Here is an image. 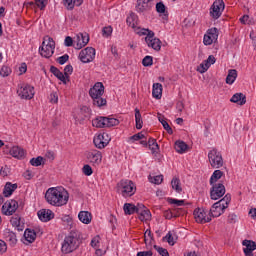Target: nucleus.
Listing matches in <instances>:
<instances>
[{
	"label": "nucleus",
	"mask_w": 256,
	"mask_h": 256,
	"mask_svg": "<svg viewBox=\"0 0 256 256\" xmlns=\"http://www.w3.org/2000/svg\"><path fill=\"white\" fill-rule=\"evenodd\" d=\"M208 159L213 169H221L223 166V156L221 155V152H218L215 148L209 151Z\"/></svg>",
	"instance_id": "39448f33"
},
{
	"label": "nucleus",
	"mask_w": 256,
	"mask_h": 256,
	"mask_svg": "<svg viewBox=\"0 0 256 256\" xmlns=\"http://www.w3.org/2000/svg\"><path fill=\"white\" fill-rule=\"evenodd\" d=\"M93 127H97V129H103L107 127L106 117L100 116L92 121Z\"/></svg>",
	"instance_id": "c756f323"
},
{
	"label": "nucleus",
	"mask_w": 256,
	"mask_h": 256,
	"mask_svg": "<svg viewBox=\"0 0 256 256\" xmlns=\"http://www.w3.org/2000/svg\"><path fill=\"white\" fill-rule=\"evenodd\" d=\"M163 239L164 241H167L169 245H175V240L173 239V234H171V232H168Z\"/></svg>",
	"instance_id": "680f3d73"
},
{
	"label": "nucleus",
	"mask_w": 256,
	"mask_h": 256,
	"mask_svg": "<svg viewBox=\"0 0 256 256\" xmlns=\"http://www.w3.org/2000/svg\"><path fill=\"white\" fill-rule=\"evenodd\" d=\"M156 11L162 15H167V7L163 2L156 3Z\"/></svg>",
	"instance_id": "49530a36"
},
{
	"label": "nucleus",
	"mask_w": 256,
	"mask_h": 256,
	"mask_svg": "<svg viewBox=\"0 0 256 256\" xmlns=\"http://www.w3.org/2000/svg\"><path fill=\"white\" fill-rule=\"evenodd\" d=\"M223 195H225V185H223V183L212 184L210 198L213 201H217V199H221Z\"/></svg>",
	"instance_id": "1a4fd4ad"
},
{
	"label": "nucleus",
	"mask_w": 256,
	"mask_h": 256,
	"mask_svg": "<svg viewBox=\"0 0 256 256\" xmlns=\"http://www.w3.org/2000/svg\"><path fill=\"white\" fill-rule=\"evenodd\" d=\"M24 237L28 243H33V241L37 239V234L35 233V230L26 229L24 232Z\"/></svg>",
	"instance_id": "473e14b6"
},
{
	"label": "nucleus",
	"mask_w": 256,
	"mask_h": 256,
	"mask_svg": "<svg viewBox=\"0 0 256 256\" xmlns=\"http://www.w3.org/2000/svg\"><path fill=\"white\" fill-rule=\"evenodd\" d=\"M50 72H52L54 77H57L59 81H62L64 85H67V79L65 78V74L63 72L59 71V69L55 66L50 67Z\"/></svg>",
	"instance_id": "a878e982"
},
{
	"label": "nucleus",
	"mask_w": 256,
	"mask_h": 256,
	"mask_svg": "<svg viewBox=\"0 0 256 256\" xmlns=\"http://www.w3.org/2000/svg\"><path fill=\"white\" fill-rule=\"evenodd\" d=\"M17 209H19V203L16 200H8L2 206V213L11 216Z\"/></svg>",
	"instance_id": "ddd939ff"
},
{
	"label": "nucleus",
	"mask_w": 256,
	"mask_h": 256,
	"mask_svg": "<svg viewBox=\"0 0 256 256\" xmlns=\"http://www.w3.org/2000/svg\"><path fill=\"white\" fill-rule=\"evenodd\" d=\"M231 103H236L237 105L243 106L247 103V96L243 93H236L234 94L231 99Z\"/></svg>",
	"instance_id": "5701e85b"
},
{
	"label": "nucleus",
	"mask_w": 256,
	"mask_h": 256,
	"mask_svg": "<svg viewBox=\"0 0 256 256\" xmlns=\"http://www.w3.org/2000/svg\"><path fill=\"white\" fill-rule=\"evenodd\" d=\"M137 256H153V252L151 250H149V251H142V252H138Z\"/></svg>",
	"instance_id": "774afa93"
},
{
	"label": "nucleus",
	"mask_w": 256,
	"mask_h": 256,
	"mask_svg": "<svg viewBox=\"0 0 256 256\" xmlns=\"http://www.w3.org/2000/svg\"><path fill=\"white\" fill-rule=\"evenodd\" d=\"M17 94L21 99H33L35 97V88L31 85L21 86L17 90Z\"/></svg>",
	"instance_id": "9b49d317"
},
{
	"label": "nucleus",
	"mask_w": 256,
	"mask_h": 256,
	"mask_svg": "<svg viewBox=\"0 0 256 256\" xmlns=\"http://www.w3.org/2000/svg\"><path fill=\"white\" fill-rule=\"evenodd\" d=\"M45 199L49 205L63 207L69 203V192L62 188H49L45 193Z\"/></svg>",
	"instance_id": "f257e3e1"
},
{
	"label": "nucleus",
	"mask_w": 256,
	"mask_h": 256,
	"mask_svg": "<svg viewBox=\"0 0 256 256\" xmlns=\"http://www.w3.org/2000/svg\"><path fill=\"white\" fill-rule=\"evenodd\" d=\"M119 119L106 117V127H117Z\"/></svg>",
	"instance_id": "09e8293b"
},
{
	"label": "nucleus",
	"mask_w": 256,
	"mask_h": 256,
	"mask_svg": "<svg viewBox=\"0 0 256 256\" xmlns=\"http://www.w3.org/2000/svg\"><path fill=\"white\" fill-rule=\"evenodd\" d=\"M164 217H165V219H173V217H175L173 208L170 210L164 211Z\"/></svg>",
	"instance_id": "69168bd1"
},
{
	"label": "nucleus",
	"mask_w": 256,
	"mask_h": 256,
	"mask_svg": "<svg viewBox=\"0 0 256 256\" xmlns=\"http://www.w3.org/2000/svg\"><path fill=\"white\" fill-rule=\"evenodd\" d=\"M92 101L95 107H105L107 105V99L103 98V96L92 98Z\"/></svg>",
	"instance_id": "4c0bfd02"
},
{
	"label": "nucleus",
	"mask_w": 256,
	"mask_h": 256,
	"mask_svg": "<svg viewBox=\"0 0 256 256\" xmlns=\"http://www.w3.org/2000/svg\"><path fill=\"white\" fill-rule=\"evenodd\" d=\"M39 53L42 57L49 59L55 53V40L49 36H45L42 46L39 48Z\"/></svg>",
	"instance_id": "7ed1b4c3"
},
{
	"label": "nucleus",
	"mask_w": 256,
	"mask_h": 256,
	"mask_svg": "<svg viewBox=\"0 0 256 256\" xmlns=\"http://www.w3.org/2000/svg\"><path fill=\"white\" fill-rule=\"evenodd\" d=\"M158 121L161 123V125L169 135H173V129L171 128L169 123L166 122L165 116H163L161 113H158Z\"/></svg>",
	"instance_id": "7c9ffc66"
},
{
	"label": "nucleus",
	"mask_w": 256,
	"mask_h": 256,
	"mask_svg": "<svg viewBox=\"0 0 256 256\" xmlns=\"http://www.w3.org/2000/svg\"><path fill=\"white\" fill-rule=\"evenodd\" d=\"M145 43L148 47H151L154 51H161L162 42L159 38H155V32H149L145 38Z\"/></svg>",
	"instance_id": "6e6552de"
},
{
	"label": "nucleus",
	"mask_w": 256,
	"mask_h": 256,
	"mask_svg": "<svg viewBox=\"0 0 256 256\" xmlns=\"http://www.w3.org/2000/svg\"><path fill=\"white\" fill-rule=\"evenodd\" d=\"M142 65L144 67H151L153 65V58L151 56H146L142 60Z\"/></svg>",
	"instance_id": "5fc2aeb1"
},
{
	"label": "nucleus",
	"mask_w": 256,
	"mask_h": 256,
	"mask_svg": "<svg viewBox=\"0 0 256 256\" xmlns=\"http://www.w3.org/2000/svg\"><path fill=\"white\" fill-rule=\"evenodd\" d=\"M194 217L197 223H201L202 225L205 223H210L211 216L207 215V212L204 209L197 208L194 210Z\"/></svg>",
	"instance_id": "4468645a"
},
{
	"label": "nucleus",
	"mask_w": 256,
	"mask_h": 256,
	"mask_svg": "<svg viewBox=\"0 0 256 256\" xmlns=\"http://www.w3.org/2000/svg\"><path fill=\"white\" fill-rule=\"evenodd\" d=\"M172 189L176 190V193H181L183 188H181V180L179 178H173L171 181Z\"/></svg>",
	"instance_id": "a19ab883"
},
{
	"label": "nucleus",
	"mask_w": 256,
	"mask_h": 256,
	"mask_svg": "<svg viewBox=\"0 0 256 256\" xmlns=\"http://www.w3.org/2000/svg\"><path fill=\"white\" fill-rule=\"evenodd\" d=\"M172 210L174 211V217H181V216L185 215V213H187V211H185V209L179 208L176 206H173Z\"/></svg>",
	"instance_id": "8fccbe9b"
},
{
	"label": "nucleus",
	"mask_w": 256,
	"mask_h": 256,
	"mask_svg": "<svg viewBox=\"0 0 256 256\" xmlns=\"http://www.w3.org/2000/svg\"><path fill=\"white\" fill-rule=\"evenodd\" d=\"M30 165H32V167H40V165H43V157L38 156L37 158H32L30 160Z\"/></svg>",
	"instance_id": "de8ad7c7"
},
{
	"label": "nucleus",
	"mask_w": 256,
	"mask_h": 256,
	"mask_svg": "<svg viewBox=\"0 0 256 256\" xmlns=\"http://www.w3.org/2000/svg\"><path fill=\"white\" fill-rule=\"evenodd\" d=\"M82 171L87 177L93 175V168L89 164L84 165Z\"/></svg>",
	"instance_id": "6e6d98bb"
},
{
	"label": "nucleus",
	"mask_w": 256,
	"mask_h": 256,
	"mask_svg": "<svg viewBox=\"0 0 256 256\" xmlns=\"http://www.w3.org/2000/svg\"><path fill=\"white\" fill-rule=\"evenodd\" d=\"M4 237H6L7 241L15 245L17 243V235L11 230H5Z\"/></svg>",
	"instance_id": "72a5a7b5"
},
{
	"label": "nucleus",
	"mask_w": 256,
	"mask_h": 256,
	"mask_svg": "<svg viewBox=\"0 0 256 256\" xmlns=\"http://www.w3.org/2000/svg\"><path fill=\"white\" fill-rule=\"evenodd\" d=\"M217 39H219L217 28H211L208 29L207 34L204 35L203 43L204 45H213Z\"/></svg>",
	"instance_id": "2eb2a0df"
},
{
	"label": "nucleus",
	"mask_w": 256,
	"mask_h": 256,
	"mask_svg": "<svg viewBox=\"0 0 256 256\" xmlns=\"http://www.w3.org/2000/svg\"><path fill=\"white\" fill-rule=\"evenodd\" d=\"M141 139H145V134H143V132H139L130 137L131 141H141Z\"/></svg>",
	"instance_id": "052dcab7"
},
{
	"label": "nucleus",
	"mask_w": 256,
	"mask_h": 256,
	"mask_svg": "<svg viewBox=\"0 0 256 256\" xmlns=\"http://www.w3.org/2000/svg\"><path fill=\"white\" fill-rule=\"evenodd\" d=\"M227 223H230V224L237 223V216L235 213L228 215Z\"/></svg>",
	"instance_id": "338daca9"
},
{
	"label": "nucleus",
	"mask_w": 256,
	"mask_h": 256,
	"mask_svg": "<svg viewBox=\"0 0 256 256\" xmlns=\"http://www.w3.org/2000/svg\"><path fill=\"white\" fill-rule=\"evenodd\" d=\"M138 17L135 13H131L130 16L127 18V23H129V26L132 27V29H137V21Z\"/></svg>",
	"instance_id": "ea45409f"
},
{
	"label": "nucleus",
	"mask_w": 256,
	"mask_h": 256,
	"mask_svg": "<svg viewBox=\"0 0 256 256\" xmlns=\"http://www.w3.org/2000/svg\"><path fill=\"white\" fill-rule=\"evenodd\" d=\"M110 141L111 138H109V135L107 133H102L94 137L93 143L97 149H105Z\"/></svg>",
	"instance_id": "f8f14e48"
},
{
	"label": "nucleus",
	"mask_w": 256,
	"mask_h": 256,
	"mask_svg": "<svg viewBox=\"0 0 256 256\" xmlns=\"http://www.w3.org/2000/svg\"><path fill=\"white\" fill-rule=\"evenodd\" d=\"M168 203H170V205H174V207H183V205H185V200H178L175 198H168Z\"/></svg>",
	"instance_id": "a18cd8bd"
},
{
	"label": "nucleus",
	"mask_w": 256,
	"mask_h": 256,
	"mask_svg": "<svg viewBox=\"0 0 256 256\" xmlns=\"http://www.w3.org/2000/svg\"><path fill=\"white\" fill-rule=\"evenodd\" d=\"M17 189V184H13L11 182H7L3 189V195L4 197H11L13 195V192Z\"/></svg>",
	"instance_id": "bb28decb"
},
{
	"label": "nucleus",
	"mask_w": 256,
	"mask_h": 256,
	"mask_svg": "<svg viewBox=\"0 0 256 256\" xmlns=\"http://www.w3.org/2000/svg\"><path fill=\"white\" fill-rule=\"evenodd\" d=\"M242 245L246 248L243 249L245 256H253V251L256 250V243L252 240H243Z\"/></svg>",
	"instance_id": "412c9836"
},
{
	"label": "nucleus",
	"mask_w": 256,
	"mask_h": 256,
	"mask_svg": "<svg viewBox=\"0 0 256 256\" xmlns=\"http://www.w3.org/2000/svg\"><path fill=\"white\" fill-rule=\"evenodd\" d=\"M154 249L159 253L161 256H169V251L163 247H159L157 245H154Z\"/></svg>",
	"instance_id": "864d4df0"
},
{
	"label": "nucleus",
	"mask_w": 256,
	"mask_h": 256,
	"mask_svg": "<svg viewBox=\"0 0 256 256\" xmlns=\"http://www.w3.org/2000/svg\"><path fill=\"white\" fill-rule=\"evenodd\" d=\"M73 73V66L71 64L65 66L64 68V77L66 78V82L69 81V75Z\"/></svg>",
	"instance_id": "3c124183"
},
{
	"label": "nucleus",
	"mask_w": 256,
	"mask_h": 256,
	"mask_svg": "<svg viewBox=\"0 0 256 256\" xmlns=\"http://www.w3.org/2000/svg\"><path fill=\"white\" fill-rule=\"evenodd\" d=\"M10 155H12V157H15V159H24L25 150L19 146H14L10 149Z\"/></svg>",
	"instance_id": "b1692460"
},
{
	"label": "nucleus",
	"mask_w": 256,
	"mask_h": 256,
	"mask_svg": "<svg viewBox=\"0 0 256 256\" xmlns=\"http://www.w3.org/2000/svg\"><path fill=\"white\" fill-rule=\"evenodd\" d=\"M69 61V55L65 54L63 56L58 57L57 62L59 63V65H65V62Z\"/></svg>",
	"instance_id": "e2e57ef3"
},
{
	"label": "nucleus",
	"mask_w": 256,
	"mask_h": 256,
	"mask_svg": "<svg viewBox=\"0 0 256 256\" xmlns=\"http://www.w3.org/2000/svg\"><path fill=\"white\" fill-rule=\"evenodd\" d=\"M85 155L88 163L93 165V167H99L103 161V154L97 149L89 150Z\"/></svg>",
	"instance_id": "423d86ee"
},
{
	"label": "nucleus",
	"mask_w": 256,
	"mask_h": 256,
	"mask_svg": "<svg viewBox=\"0 0 256 256\" xmlns=\"http://www.w3.org/2000/svg\"><path fill=\"white\" fill-rule=\"evenodd\" d=\"M81 245V232L79 230H71L69 235L64 238L61 251L65 255L73 253L76 249H79Z\"/></svg>",
	"instance_id": "f03ea898"
},
{
	"label": "nucleus",
	"mask_w": 256,
	"mask_h": 256,
	"mask_svg": "<svg viewBox=\"0 0 256 256\" xmlns=\"http://www.w3.org/2000/svg\"><path fill=\"white\" fill-rule=\"evenodd\" d=\"M148 147L152 154L155 155L159 151V144H157V140L155 138H149Z\"/></svg>",
	"instance_id": "c9c22d12"
},
{
	"label": "nucleus",
	"mask_w": 256,
	"mask_h": 256,
	"mask_svg": "<svg viewBox=\"0 0 256 256\" xmlns=\"http://www.w3.org/2000/svg\"><path fill=\"white\" fill-rule=\"evenodd\" d=\"M148 179L154 185H161L163 183V175L149 176Z\"/></svg>",
	"instance_id": "c03bdc74"
},
{
	"label": "nucleus",
	"mask_w": 256,
	"mask_h": 256,
	"mask_svg": "<svg viewBox=\"0 0 256 256\" xmlns=\"http://www.w3.org/2000/svg\"><path fill=\"white\" fill-rule=\"evenodd\" d=\"M221 177H223V171L215 170L210 178V185H215Z\"/></svg>",
	"instance_id": "58836bf2"
},
{
	"label": "nucleus",
	"mask_w": 256,
	"mask_h": 256,
	"mask_svg": "<svg viewBox=\"0 0 256 256\" xmlns=\"http://www.w3.org/2000/svg\"><path fill=\"white\" fill-rule=\"evenodd\" d=\"M125 215H133L134 213H138L139 204L135 206V204L125 203L123 206Z\"/></svg>",
	"instance_id": "c85d7f7f"
},
{
	"label": "nucleus",
	"mask_w": 256,
	"mask_h": 256,
	"mask_svg": "<svg viewBox=\"0 0 256 256\" xmlns=\"http://www.w3.org/2000/svg\"><path fill=\"white\" fill-rule=\"evenodd\" d=\"M102 33L104 37H109L113 33V28L111 26L104 27Z\"/></svg>",
	"instance_id": "0e129e2a"
},
{
	"label": "nucleus",
	"mask_w": 256,
	"mask_h": 256,
	"mask_svg": "<svg viewBox=\"0 0 256 256\" xmlns=\"http://www.w3.org/2000/svg\"><path fill=\"white\" fill-rule=\"evenodd\" d=\"M64 5L68 11H72V9H75V3L74 0H64Z\"/></svg>",
	"instance_id": "bf43d9fd"
},
{
	"label": "nucleus",
	"mask_w": 256,
	"mask_h": 256,
	"mask_svg": "<svg viewBox=\"0 0 256 256\" xmlns=\"http://www.w3.org/2000/svg\"><path fill=\"white\" fill-rule=\"evenodd\" d=\"M237 79V70L230 69L228 71V75L226 77V83L227 85H233L235 83V80Z\"/></svg>",
	"instance_id": "2f4dec72"
},
{
	"label": "nucleus",
	"mask_w": 256,
	"mask_h": 256,
	"mask_svg": "<svg viewBox=\"0 0 256 256\" xmlns=\"http://www.w3.org/2000/svg\"><path fill=\"white\" fill-rule=\"evenodd\" d=\"M218 203L223 206V209H227L229 203H231V194H226Z\"/></svg>",
	"instance_id": "37998d69"
},
{
	"label": "nucleus",
	"mask_w": 256,
	"mask_h": 256,
	"mask_svg": "<svg viewBox=\"0 0 256 256\" xmlns=\"http://www.w3.org/2000/svg\"><path fill=\"white\" fill-rule=\"evenodd\" d=\"M13 227H16L18 231H23V228H21V217L19 216H13L10 220Z\"/></svg>",
	"instance_id": "79ce46f5"
},
{
	"label": "nucleus",
	"mask_w": 256,
	"mask_h": 256,
	"mask_svg": "<svg viewBox=\"0 0 256 256\" xmlns=\"http://www.w3.org/2000/svg\"><path fill=\"white\" fill-rule=\"evenodd\" d=\"M152 96L154 99H161V97H163V85H161V83L153 84Z\"/></svg>",
	"instance_id": "393cba45"
},
{
	"label": "nucleus",
	"mask_w": 256,
	"mask_h": 256,
	"mask_svg": "<svg viewBox=\"0 0 256 256\" xmlns=\"http://www.w3.org/2000/svg\"><path fill=\"white\" fill-rule=\"evenodd\" d=\"M155 0H137L136 11L138 13H145V11H151Z\"/></svg>",
	"instance_id": "dca6fc26"
},
{
	"label": "nucleus",
	"mask_w": 256,
	"mask_h": 256,
	"mask_svg": "<svg viewBox=\"0 0 256 256\" xmlns=\"http://www.w3.org/2000/svg\"><path fill=\"white\" fill-rule=\"evenodd\" d=\"M50 103H53V104H57L59 103V94H57V92H52L50 94Z\"/></svg>",
	"instance_id": "13d9d810"
},
{
	"label": "nucleus",
	"mask_w": 256,
	"mask_h": 256,
	"mask_svg": "<svg viewBox=\"0 0 256 256\" xmlns=\"http://www.w3.org/2000/svg\"><path fill=\"white\" fill-rule=\"evenodd\" d=\"M79 59L82 63H91L95 59V48L87 47L80 51Z\"/></svg>",
	"instance_id": "9d476101"
},
{
	"label": "nucleus",
	"mask_w": 256,
	"mask_h": 256,
	"mask_svg": "<svg viewBox=\"0 0 256 256\" xmlns=\"http://www.w3.org/2000/svg\"><path fill=\"white\" fill-rule=\"evenodd\" d=\"M189 149V145L184 141H176L175 142V150L177 153H185Z\"/></svg>",
	"instance_id": "f704fd0d"
},
{
	"label": "nucleus",
	"mask_w": 256,
	"mask_h": 256,
	"mask_svg": "<svg viewBox=\"0 0 256 256\" xmlns=\"http://www.w3.org/2000/svg\"><path fill=\"white\" fill-rule=\"evenodd\" d=\"M118 191L121 192L122 197H133L135 195V184L131 180H121L118 183Z\"/></svg>",
	"instance_id": "20e7f679"
},
{
	"label": "nucleus",
	"mask_w": 256,
	"mask_h": 256,
	"mask_svg": "<svg viewBox=\"0 0 256 256\" xmlns=\"http://www.w3.org/2000/svg\"><path fill=\"white\" fill-rule=\"evenodd\" d=\"M225 209H227V208H223V206L221 205V202H216L212 205L208 214L210 215V218L211 217H221V215H223V213H225Z\"/></svg>",
	"instance_id": "aec40b11"
},
{
	"label": "nucleus",
	"mask_w": 256,
	"mask_h": 256,
	"mask_svg": "<svg viewBox=\"0 0 256 256\" xmlns=\"http://www.w3.org/2000/svg\"><path fill=\"white\" fill-rule=\"evenodd\" d=\"M104 93H105V86L101 82L95 83L94 86L89 90V95L91 99H97V97H103Z\"/></svg>",
	"instance_id": "f3484780"
},
{
	"label": "nucleus",
	"mask_w": 256,
	"mask_h": 256,
	"mask_svg": "<svg viewBox=\"0 0 256 256\" xmlns=\"http://www.w3.org/2000/svg\"><path fill=\"white\" fill-rule=\"evenodd\" d=\"M0 75L1 77H9V75H11V68L8 66H2L0 69Z\"/></svg>",
	"instance_id": "603ef678"
},
{
	"label": "nucleus",
	"mask_w": 256,
	"mask_h": 256,
	"mask_svg": "<svg viewBox=\"0 0 256 256\" xmlns=\"http://www.w3.org/2000/svg\"><path fill=\"white\" fill-rule=\"evenodd\" d=\"M48 0H36V7L43 11L47 7Z\"/></svg>",
	"instance_id": "4d7b16f0"
},
{
	"label": "nucleus",
	"mask_w": 256,
	"mask_h": 256,
	"mask_svg": "<svg viewBox=\"0 0 256 256\" xmlns=\"http://www.w3.org/2000/svg\"><path fill=\"white\" fill-rule=\"evenodd\" d=\"M38 217L40 221H43L44 223H47V221H51L53 217H55V214H53V211L47 210V209H42L38 211Z\"/></svg>",
	"instance_id": "4be33fe9"
},
{
	"label": "nucleus",
	"mask_w": 256,
	"mask_h": 256,
	"mask_svg": "<svg viewBox=\"0 0 256 256\" xmlns=\"http://www.w3.org/2000/svg\"><path fill=\"white\" fill-rule=\"evenodd\" d=\"M89 43V34L79 33L74 40L75 49H83Z\"/></svg>",
	"instance_id": "a211bd4d"
},
{
	"label": "nucleus",
	"mask_w": 256,
	"mask_h": 256,
	"mask_svg": "<svg viewBox=\"0 0 256 256\" xmlns=\"http://www.w3.org/2000/svg\"><path fill=\"white\" fill-rule=\"evenodd\" d=\"M78 218L79 221H81V223H84V225H89V223H91V212L89 211H80L78 214Z\"/></svg>",
	"instance_id": "cd10ccee"
},
{
	"label": "nucleus",
	"mask_w": 256,
	"mask_h": 256,
	"mask_svg": "<svg viewBox=\"0 0 256 256\" xmlns=\"http://www.w3.org/2000/svg\"><path fill=\"white\" fill-rule=\"evenodd\" d=\"M223 11H225V2L223 0H216L210 7V16L212 19L217 20L223 15Z\"/></svg>",
	"instance_id": "0eeeda50"
},
{
	"label": "nucleus",
	"mask_w": 256,
	"mask_h": 256,
	"mask_svg": "<svg viewBox=\"0 0 256 256\" xmlns=\"http://www.w3.org/2000/svg\"><path fill=\"white\" fill-rule=\"evenodd\" d=\"M138 219L140 221H150L151 220V211L147 209L143 204H138Z\"/></svg>",
	"instance_id": "6ab92c4d"
},
{
	"label": "nucleus",
	"mask_w": 256,
	"mask_h": 256,
	"mask_svg": "<svg viewBox=\"0 0 256 256\" xmlns=\"http://www.w3.org/2000/svg\"><path fill=\"white\" fill-rule=\"evenodd\" d=\"M136 129H143V118L138 108H135Z\"/></svg>",
	"instance_id": "e433bc0d"
}]
</instances>
